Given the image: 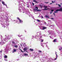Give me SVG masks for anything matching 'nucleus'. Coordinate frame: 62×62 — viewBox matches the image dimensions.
Returning a JSON list of instances; mask_svg holds the SVG:
<instances>
[{
  "label": "nucleus",
  "mask_w": 62,
  "mask_h": 62,
  "mask_svg": "<svg viewBox=\"0 0 62 62\" xmlns=\"http://www.w3.org/2000/svg\"><path fill=\"white\" fill-rule=\"evenodd\" d=\"M10 39V37H9V36L8 35L7 37H6L5 38L1 39V41L0 42V44H4V42L3 41H3H5L6 40H7V39Z\"/></svg>",
  "instance_id": "1"
},
{
  "label": "nucleus",
  "mask_w": 62,
  "mask_h": 62,
  "mask_svg": "<svg viewBox=\"0 0 62 62\" xmlns=\"http://www.w3.org/2000/svg\"><path fill=\"white\" fill-rule=\"evenodd\" d=\"M39 35H37V36L35 37V38L37 37H38V38H41L42 37V35H41V32L39 31Z\"/></svg>",
  "instance_id": "2"
},
{
  "label": "nucleus",
  "mask_w": 62,
  "mask_h": 62,
  "mask_svg": "<svg viewBox=\"0 0 62 62\" xmlns=\"http://www.w3.org/2000/svg\"><path fill=\"white\" fill-rule=\"evenodd\" d=\"M17 19L19 21V22L20 23H23V21L21 20L20 19H19V17H17Z\"/></svg>",
  "instance_id": "3"
},
{
  "label": "nucleus",
  "mask_w": 62,
  "mask_h": 62,
  "mask_svg": "<svg viewBox=\"0 0 62 62\" xmlns=\"http://www.w3.org/2000/svg\"><path fill=\"white\" fill-rule=\"evenodd\" d=\"M2 4L4 5H5V6H6L7 8H8V7H7V4H5V3L3 1V0L2 1Z\"/></svg>",
  "instance_id": "4"
},
{
  "label": "nucleus",
  "mask_w": 62,
  "mask_h": 62,
  "mask_svg": "<svg viewBox=\"0 0 62 62\" xmlns=\"http://www.w3.org/2000/svg\"><path fill=\"white\" fill-rule=\"evenodd\" d=\"M47 29V27H43L42 28H40V29H41V30H44V29Z\"/></svg>",
  "instance_id": "5"
},
{
  "label": "nucleus",
  "mask_w": 62,
  "mask_h": 62,
  "mask_svg": "<svg viewBox=\"0 0 62 62\" xmlns=\"http://www.w3.org/2000/svg\"><path fill=\"white\" fill-rule=\"evenodd\" d=\"M27 47H26L24 48L23 49L24 51H26V50H27Z\"/></svg>",
  "instance_id": "6"
},
{
  "label": "nucleus",
  "mask_w": 62,
  "mask_h": 62,
  "mask_svg": "<svg viewBox=\"0 0 62 62\" xmlns=\"http://www.w3.org/2000/svg\"><path fill=\"white\" fill-rule=\"evenodd\" d=\"M39 40H40H40H41V42H43V39H40V38H39Z\"/></svg>",
  "instance_id": "7"
},
{
  "label": "nucleus",
  "mask_w": 62,
  "mask_h": 62,
  "mask_svg": "<svg viewBox=\"0 0 62 62\" xmlns=\"http://www.w3.org/2000/svg\"><path fill=\"white\" fill-rule=\"evenodd\" d=\"M17 51V49H14L13 51L12 52V53H13L14 52H15Z\"/></svg>",
  "instance_id": "8"
},
{
  "label": "nucleus",
  "mask_w": 62,
  "mask_h": 62,
  "mask_svg": "<svg viewBox=\"0 0 62 62\" xmlns=\"http://www.w3.org/2000/svg\"><path fill=\"white\" fill-rule=\"evenodd\" d=\"M55 52V54H56V58L55 59V60H56V59L57 58V54H56V52Z\"/></svg>",
  "instance_id": "9"
},
{
  "label": "nucleus",
  "mask_w": 62,
  "mask_h": 62,
  "mask_svg": "<svg viewBox=\"0 0 62 62\" xmlns=\"http://www.w3.org/2000/svg\"><path fill=\"white\" fill-rule=\"evenodd\" d=\"M38 8L37 7H35V8L34 9L36 10H38Z\"/></svg>",
  "instance_id": "10"
},
{
  "label": "nucleus",
  "mask_w": 62,
  "mask_h": 62,
  "mask_svg": "<svg viewBox=\"0 0 62 62\" xmlns=\"http://www.w3.org/2000/svg\"><path fill=\"white\" fill-rule=\"evenodd\" d=\"M20 48H21V46H19L18 48L20 50H21V52H23V51H22V50L21 49H20Z\"/></svg>",
  "instance_id": "11"
},
{
  "label": "nucleus",
  "mask_w": 62,
  "mask_h": 62,
  "mask_svg": "<svg viewBox=\"0 0 62 62\" xmlns=\"http://www.w3.org/2000/svg\"><path fill=\"white\" fill-rule=\"evenodd\" d=\"M4 58H8V56L6 55H5L4 56Z\"/></svg>",
  "instance_id": "12"
},
{
  "label": "nucleus",
  "mask_w": 62,
  "mask_h": 62,
  "mask_svg": "<svg viewBox=\"0 0 62 62\" xmlns=\"http://www.w3.org/2000/svg\"><path fill=\"white\" fill-rule=\"evenodd\" d=\"M53 42H56V39H55L54 40V41H53Z\"/></svg>",
  "instance_id": "13"
},
{
  "label": "nucleus",
  "mask_w": 62,
  "mask_h": 62,
  "mask_svg": "<svg viewBox=\"0 0 62 62\" xmlns=\"http://www.w3.org/2000/svg\"><path fill=\"white\" fill-rule=\"evenodd\" d=\"M30 16H31V17H32V18L33 19H34V16H33L32 15H29Z\"/></svg>",
  "instance_id": "14"
},
{
  "label": "nucleus",
  "mask_w": 62,
  "mask_h": 62,
  "mask_svg": "<svg viewBox=\"0 0 62 62\" xmlns=\"http://www.w3.org/2000/svg\"><path fill=\"white\" fill-rule=\"evenodd\" d=\"M50 9V8H47V9L46 8H45L44 9V10H47V9Z\"/></svg>",
  "instance_id": "15"
},
{
  "label": "nucleus",
  "mask_w": 62,
  "mask_h": 62,
  "mask_svg": "<svg viewBox=\"0 0 62 62\" xmlns=\"http://www.w3.org/2000/svg\"><path fill=\"white\" fill-rule=\"evenodd\" d=\"M14 22H16V23H18V21H17V20H14Z\"/></svg>",
  "instance_id": "16"
},
{
  "label": "nucleus",
  "mask_w": 62,
  "mask_h": 62,
  "mask_svg": "<svg viewBox=\"0 0 62 62\" xmlns=\"http://www.w3.org/2000/svg\"><path fill=\"white\" fill-rule=\"evenodd\" d=\"M45 17L46 18H48V19L49 18V17L47 16H45Z\"/></svg>",
  "instance_id": "17"
},
{
  "label": "nucleus",
  "mask_w": 62,
  "mask_h": 62,
  "mask_svg": "<svg viewBox=\"0 0 62 62\" xmlns=\"http://www.w3.org/2000/svg\"><path fill=\"white\" fill-rule=\"evenodd\" d=\"M24 55L25 56H28V54H24Z\"/></svg>",
  "instance_id": "18"
},
{
  "label": "nucleus",
  "mask_w": 62,
  "mask_h": 62,
  "mask_svg": "<svg viewBox=\"0 0 62 62\" xmlns=\"http://www.w3.org/2000/svg\"><path fill=\"white\" fill-rule=\"evenodd\" d=\"M33 1L34 2H36V3H38V2H37V1H36V0H33Z\"/></svg>",
  "instance_id": "19"
},
{
  "label": "nucleus",
  "mask_w": 62,
  "mask_h": 62,
  "mask_svg": "<svg viewBox=\"0 0 62 62\" xmlns=\"http://www.w3.org/2000/svg\"><path fill=\"white\" fill-rule=\"evenodd\" d=\"M36 21H37V22H40V20L39 19L36 20Z\"/></svg>",
  "instance_id": "20"
},
{
  "label": "nucleus",
  "mask_w": 62,
  "mask_h": 62,
  "mask_svg": "<svg viewBox=\"0 0 62 62\" xmlns=\"http://www.w3.org/2000/svg\"><path fill=\"white\" fill-rule=\"evenodd\" d=\"M39 28L40 29V28H42L43 27V26H40L39 27Z\"/></svg>",
  "instance_id": "21"
},
{
  "label": "nucleus",
  "mask_w": 62,
  "mask_h": 62,
  "mask_svg": "<svg viewBox=\"0 0 62 62\" xmlns=\"http://www.w3.org/2000/svg\"><path fill=\"white\" fill-rule=\"evenodd\" d=\"M14 47L15 48H17L18 47V46L17 45H15Z\"/></svg>",
  "instance_id": "22"
},
{
  "label": "nucleus",
  "mask_w": 62,
  "mask_h": 62,
  "mask_svg": "<svg viewBox=\"0 0 62 62\" xmlns=\"http://www.w3.org/2000/svg\"><path fill=\"white\" fill-rule=\"evenodd\" d=\"M44 8H47V6H44Z\"/></svg>",
  "instance_id": "23"
},
{
  "label": "nucleus",
  "mask_w": 62,
  "mask_h": 62,
  "mask_svg": "<svg viewBox=\"0 0 62 62\" xmlns=\"http://www.w3.org/2000/svg\"><path fill=\"white\" fill-rule=\"evenodd\" d=\"M12 43L13 44H15V42L14 41H13L12 42Z\"/></svg>",
  "instance_id": "24"
},
{
  "label": "nucleus",
  "mask_w": 62,
  "mask_h": 62,
  "mask_svg": "<svg viewBox=\"0 0 62 62\" xmlns=\"http://www.w3.org/2000/svg\"><path fill=\"white\" fill-rule=\"evenodd\" d=\"M30 51H33V49H30Z\"/></svg>",
  "instance_id": "25"
},
{
  "label": "nucleus",
  "mask_w": 62,
  "mask_h": 62,
  "mask_svg": "<svg viewBox=\"0 0 62 62\" xmlns=\"http://www.w3.org/2000/svg\"><path fill=\"white\" fill-rule=\"evenodd\" d=\"M23 46L24 47H25V46H26L25 44V43H24V44L23 45Z\"/></svg>",
  "instance_id": "26"
},
{
  "label": "nucleus",
  "mask_w": 62,
  "mask_h": 62,
  "mask_svg": "<svg viewBox=\"0 0 62 62\" xmlns=\"http://www.w3.org/2000/svg\"><path fill=\"white\" fill-rule=\"evenodd\" d=\"M18 37H21V36H23V35H21V36H20V35H18Z\"/></svg>",
  "instance_id": "27"
},
{
  "label": "nucleus",
  "mask_w": 62,
  "mask_h": 62,
  "mask_svg": "<svg viewBox=\"0 0 62 62\" xmlns=\"http://www.w3.org/2000/svg\"><path fill=\"white\" fill-rule=\"evenodd\" d=\"M4 60H5V61H8V60L7 59H5Z\"/></svg>",
  "instance_id": "28"
},
{
  "label": "nucleus",
  "mask_w": 62,
  "mask_h": 62,
  "mask_svg": "<svg viewBox=\"0 0 62 62\" xmlns=\"http://www.w3.org/2000/svg\"><path fill=\"white\" fill-rule=\"evenodd\" d=\"M38 52H39L40 53H41V51H40V50H39V51H38Z\"/></svg>",
  "instance_id": "29"
},
{
  "label": "nucleus",
  "mask_w": 62,
  "mask_h": 62,
  "mask_svg": "<svg viewBox=\"0 0 62 62\" xmlns=\"http://www.w3.org/2000/svg\"><path fill=\"white\" fill-rule=\"evenodd\" d=\"M51 11L52 12H53V11H54V9H52L51 10Z\"/></svg>",
  "instance_id": "30"
},
{
  "label": "nucleus",
  "mask_w": 62,
  "mask_h": 62,
  "mask_svg": "<svg viewBox=\"0 0 62 62\" xmlns=\"http://www.w3.org/2000/svg\"><path fill=\"white\" fill-rule=\"evenodd\" d=\"M41 18H43V17L42 16H41Z\"/></svg>",
  "instance_id": "31"
},
{
  "label": "nucleus",
  "mask_w": 62,
  "mask_h": 62,
  "mask_svg": "<svg viewBox=\"0 0 62 62\" xmlns=\"http://www.w3.org/2000/svg\"><path fill=\"white\" fill-rule=\"evenodd\" d=\"M58 6H59V7H61V6H60V5L58 4Z\"/></svg>",
  "instance_id": "32"
},
{
  "label": "nucleus",
  "mask_w": 62,
  "mask_h": 62,
  "mask_svg": "<svg viewBox=\"0 0 62 62\" xmlns=\"http://www.w3.org/2000/svg\"><path fill=\"white\" fill-rule=\"evenodd\" d=\"M32 4L33 5V6H34V5H35V4L34 3H33V2L32 3Z\"/></svg>",
  "instance_id": "33"
},
{
  "label": "nucleus",
  "mask_w": 62,
  "mask_h": 62,
  "mask_svg": "<svg viewBox=\"0 0 62 62\" xmlns=\"http://www.w3.org/2000/svg\"><path fill=\"white\" fill-rule=\"evenodd\" d=\"M9 24H8V23H7V24H6L7 25H8Z\"/></svg>",
  "instance_id": "34"
},
{
  "label": "nucleus",
  "mask_w": 62,
  "mask_h": 62,
  "mask_svg": "<svg viewBox=\"0 0 62 62\" xmlns=\"http://www.w3.org/2000/svg\"><path fill=\"white\" fill-rule=\"evenodd\" d=\"M45 3H46V4H47V3H49V2H45Z\"/></svg>",
  "instance_id": "35"
},
{
  "label": "nucleus",
  "mask_w": 62,
  "mask_h": 62,
  "mask_svg": "<svg viewBox=\"0 0 62 62\" xmlns=\"http://www.w3.org/2000/svg\"><path fill=\"white\" fill-rule=\"evenodd\" d=\"M38 11H41V10H38Z\"/></svg>",
  "instance_id": "36"
},
{
  "label": "nucleus",
  "mask_w": 62,
  "mask_h": 62,
  "mask_svg": "<svg viewBox=\"0 0 62 62\" xmlns=\"http://www.w3.org/2000/svg\"><path fill=\"white\" fill-rule=\"evenodd\" d=\"M51 20H54V18H51Z\"/></svg>",
  "instance_id": "37"
},
{
  "label": "nucleus",
  "mask_w": 62,
  "mask_h": 62,
  "mask_svg": "<svg viewBox=\"0 0 62 62\" xmlns=\"http://www.w3.org/2000/svg\"><path fill=\"white\" fill-rule=\"evenodd\" d=\"M0 37H1V39H2V38H3V37H2V36L1 35L0 36Z\"/></svg>",
  "instance_id": "38"
},
{
  "label": "nucleus",
  "mask_w": 62,
  "mask_h": 62,
  "mask_svg": "<svg viewBox=\"0 0 62 62\" xmlns=\"http://www.w3.org/2000/svg\"><path fill=\"white\" fill-rule=\"evenodd\" d=\"M20 8H21L20 7H19V10H20Z\"/></svg>",
  "instance_id": "39"
},
{
  "label": "nucleus",
  "mask_w": 62,
  "mask_h": 62,
  "mask_svg": "<svg viewBox=\"0 0 62 62\" xmlns=\"http://www.w3.org/2000/svg\"><path fill=\"white\" fill-rule=\"evenodd\" d=\"M33 38H34V36H32V39H33Z\"/></svg>",
  "instance_id": "40"
},
{
  "label": "nucleus",
  "mask_w": 62,
  "mask_h": 62,
  "mask_svg": "<svg viewBox=\"0 0 62 62\" xmlns=\"http://www.w3.org/2000/svg\"><path fill=\"white\" fill-rule=\"evenodd\" d=\"M2 51L1 50L0 51V53H2Z\"/></svg>",
  "instance_id": "41"
},
{
  "label": "nucleus",
  "mask_w": 62,
  "mask_h": 62,
  "mask_svg": "<svg viewBox=\"0 0 62 62\" xmlns=\"http://www.w3.org/2000/svg\"><path fill=\"white\" fill-rule=\"evenodd\" d=\"M52 3H54V2H55V1L54 2L53 1H52Z\"/></svg>",
  "instance_id": "42"
},
{
  "label": "nucleus",
  "mask_w": 62,
  "mask_h": 62,
  "mask_svg": "<svg viewBox=\"0 0 62 62\" xmlns=\"http://www.w3.org/2000/svg\"><path fill=\"white\" fill-rule=\"evenodd\" d=\"M52 4H53V3H50V5H52Z\"/></svg>",
  "instance_id": "43"
},
{
  "label": "nucleus",
  "mask_w": 62,
  "mask_h": 62,
  "mask_svg": "<svg viewBox=\"0 0 62 62\" xmlns=\"http://www.w3.org/2000/svg\"><path fill=\"white\" fill-rule=\"evenodd\" d=\"M21 40H23V38H21Z\"/></svg>",
  "instance_id": "44"
},
{
  "label": "nucleus",
  "mask_w": 62,
  "mask_h": 62,
  "mask_svg": "<svg viewBox=\"0 0 62 62\" xmlns=\"http://www.w3.org/2000/svg\"><path fill=\"white\" fill-rule=\"evenodd\" d=\"M46 47H47V48H48V46L47 45H46Z\"/></svg>",
  "instance_id": "45"
},
{
  "label": "nucleus",
  "mask_w": 62,
  "mask_h": 62,
  "mask_svg": "<svg viewBox=\"0 0 62 62\" xmlns=\"http://www.w3.org/2000/svg\"><path fill=\"white\" fill-rule=\"evenodd\" d=\"M41 46H42V47H43V45H41Z\"/></svg>",
  "instance_id": "46"
},
{
  "label": "nucleus",
  "mask_w": 62,
  "mask_h": 62,
  "mask_svg": "<svg viewBox=\"0 0 62 62\" xmlns=\"http://www.w3.org/2000/svg\"><path fill=\"white\" fill-rule=\"evenodd\" d=\"M45 35H42V36H45Z\"/></svg>",
  "instance_id": "47"
},
{
  "label": "nucleus",
  "mask_w": 62,
  "mask_h": 62,
  "mask_svg": "<svg viewBox=\"0 0 62 62\" xmlns=\"http://www.w3.org/2000/svg\"><path fill=\"white\" fill-rule=\"evenodd\" d=\"M53 14H54V16H55V13H54Z\"/></svg>",
  "instance_id": "48"
},
{
  "label": "nucleus",
  "mask_w": 62,
  "mask_h": 62,
  "mask_svg": "<svg viewBox=\"0 0 62 62\" xmlns=\"http://www.w3.org/2000/svg\"><path fill=\"white\" fill-rule=\"evenodd\" d=\"M25 32H26V30H25Z\"/></svg>",
  "instance_id": "49"
},
{
  "label": "nucleus",
  "mask_w": 62,
  "mask_h": 62,
  "mask_svg": "<svg viewBox=\"0 0 62 62\" xmlns=\"http://www.w3.org/2000/svg\"><path fill=\"white\" fill-rule=\"evenodd\" d=\"M50 38L51 39V38H52V37H51V36H50Z\"/></svg>",
  "instance_id": "50"
},
{
  "label": "nucleus",
  "mask_w": 62,
  "mask_h": 62,
  "mask_svg": "<svg viewBox=\"0 0 62 62\" xmlns=\"http://www.w3.org/2000/svg\"><path fill=\"white\" fill-rule=\"evenodd\" d=\"M50 14H52V12H50Z\"/></svg>",
  "instance_id": "51"
},
{
  "label": "nucleus",
  "mask_w": 62,
  "mask_h": 62,
  "mask_svg": "<svg viewBox=\"0 0 62 62\" xmlns=\"http://www.w3.org/2000/svg\"><path fill=\"white\" fill-rule=\"evenodd\" d=\"M50 31H48V32H50Z\"/></svg>",
  "instance_id": "52"
},
{
  "label": "nucleus",
  "mask_w": 62,
  "mask_h": 62,
  "mask_svg": "<svg viewBox=\"0 0 62 62\" xmlns=\"http://www.w3.org/2000/svg\"><path fill=\"white\" fill-rule=\"evenodd\" d=\"M39 33V32H38L37 33V34H38V33Z\"/></svg>",
  "instance_id": "53"
},
{
  "label": "nucleus",
  "mask_w": 62,
  "mask_h": 62,
  "mask_svg": "<svg viewBox=\"0 0 62 62\" xmlns=\"http://www.w3.org/2000/svg\"><path fill=\"white\" fill-rule=\"evenodd\" d=\"M59 50H60H60H61V49H59Z\"/></svg>",
  "instance_id": "54"
},
{
  "label": "nucleus",
  "mask_w": 62,
  "mask_h": 62,
  "mask_svg": "<svg viewBox=\"0 0 62 62\" xmlns=\"http://www.w3.org/2000/svg\"><path fill=\"white\" fill-rule=\"evenodd\" d=\"M5 37H6V36H7V35H5Z\"/></svg>",
  "instance_id": "55"
},
{
  "label": "nucleus",
  "mask_w": 62,
  "mask_h": 62,
  "mask_svg": "<svg viewBox=\"0 0 62 62\" xmlns=\"http://www.w3.org/2000/svg\"><path fill=\"white\" fill-rule=\"evenodd\" d=\"M23 13H24V12H23Z\"/></svg>",
  "instance_id": "56"
},
{
  "label": "nucleus",
  "mask_w": 62,
  "mask_h": 62,
  "mask_svg": "<svg viewBox=\"0 0 62 62\" xmlns=\"http://www.w3.org/2000/svg\"><path fill=\"white\" fill-rule=\"evenodd\" d=\"M45 24L46 23V22H45Z\"/></svg>",
  "instance_id": "57"
},
{
  "label": "nucleus",
  "mask_w": 62,
  "mask_h": 62,
  "mask_svg": "<svg viewBox=\"0 0 62 62\" xmlns=\"http://www.w3.org/2000/svg\"><path fill=\"white\" fill-rule=\"evenodd\" d=\"M48 49H49V48H48Z\"/></svg>",
  "instance_id": "58"
},
{
  "label": "nucleus",
  "mask_w": 62,
  "mask_h": 62,
  "mask_svg": "<svg viewBox=\"0 0 62 62\" xmlns=\"http://www.w3.org/2000/svg\"><path fill=\"white\" fill-rule=\"evenodd\" d=\"M39 54H37V55H39Z\"/></svg>",
  "instance_id": "59"
},
{
  "label": "nucleus",
  "mask_w": 62,
  "mask_h": 62,
  "mask_svg": "<svg viewBox=\"0 0 62 62\" xmlns=\"http://www.w3.org/2000/svg\"><path fill=\"white\" fill-rule=\"evenodd\" d=\"M41 25H42V24H41Z\"/></svg>",
  "instance_id": "60"
},
{
  "label": "nucleus",
  "mask_w": 62,
  "mask_h": 62,
  "mask_svg": "<svg viewBox=\"0 0 62 62\" xmlns=\"http://www.w3.org/2000/svg\"><path fill=\"white\" fill-rule=\"evenodd\" d=\"M17 60V61L19 60Z\"/></svg>",
  "instance_id": "61"
},
{
  "label": "nucleus",
  "mask_w": 62,
  "mask_h": 62,
  "mask_svg": "<svg viewBox=\"0 0 62 62\" xmlns=\"http://www.w3.org/2000/svg\"><path fill=\"white\" fill-rule=\"evenodd\" d=\"M1 1V0H0V1Z\"/></svg>",
  "instance_id": "62"
},
{
  "label": "nucleus",
  "mask_w": 62,
  "mask_h": 62,
  "mask_svg": "<svg viewBox=\"0 0 62 62\" xmlns=\"http://www.w3.org/2000/svg\"><path fill=\"white\" fill-rule=\"evenodd\" d=\"M5 27H4V28H5Z\"/></svg>",
  "instance_id": "63"
},
{
  "label": "nucleus",
  "mask_w": 62,
  "mask_h": 62,
  "mask_svg": "<svg viewBox=\"0 0 62 62\" xmlns=\"http://www.w3.org/2000/svg\"><path fill=\"white\" fill-rule=\"evenodd\" d=\"M27 7H28V6Z\"/></svg>",
  "instance_id": "64"
}]
</instances>
